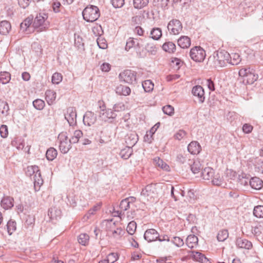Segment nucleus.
<instances>
[{
    "instance_id": "nucleus-1",
    "label": "nucleus",
    "mask_w": 263,
    "mask_h": 263,
    "mask_svg": "<svg viewBox=\"0 0 263 263\" xmlns=\"http://www.w3.org/2000/svg\"><path fill=\"white\" fill-rule=\"evenodd\" d=\"M231 55L227 51H215L208 59V64L214 68H220L226 66L229 63Z\"/></svg>"
},
{
    "instance_id": "nucleus-2",
    "label": "nucleus",
    "mask_w": 263,
    "mask_h": 263,
    "mask_svg": "<svg viewBox=\"0 0 263 263\" xmlns=\"http://www.w3.org/2000/svg\"><path fill=\"white\" fill-rule=\"evenodd\" d=\"M241 78L240 82L245 85L252 84L258 79V75L255 73V70L250 67H245L240 69L238 72Z\"/></svg>"
},
{
    "instance_id": "nucleus-3",
    "label": "nucleus",
    "mask_w": 263,
    "mask_h": 263,
    "mask_svg": "<svg viewBox=\"0 0 263 263\" xmlns=\"http://www.w3.org/2000/svg\"><path fill=\"white\" fill-rule=\"evenodd\" d=\"M98 103L100 108L99 117L105 122H113L117 117V114L113 109L110 108L106 109L105 104L103 101L99 100Z\"/></svg>"
},
{
    "instance_id": "nucleus-4",
    "label": "nucleus",
    "mask_w": 263,
    "mask_h": 263,
    "mask_svg": "<svg viewBox=\"0 0 263 263\" xmlns=\"http://www.w3.org/2000/svg\"><path fill=\"white\" fill-rule=\"evenodd\" d=\"M83 17L87 22H93L100 16L99 8L97 6L90 5L87 6L82 12Z\"/></svg>"
},
{
    "instance_id": "nucleus-5",
    "label": "nucleus",
    "mask_w": 263,
    "mask_h": 263,
    "mask_svg": "<svg viewBox=\"0 0 263 263\" xmlns=\"http://www.w3.org/2000/svg\"><path fill=\"white\" fill-rule=\"evenodd\" d=\"M157 194L156 183H151L147 185L141 192V195L146 198L147 200L156 197Z\"/></svg>"
},
{
    "instance_id": "nucleus-6",
    "label": "nucleus",
    "mask_w": 263,
    "mask_h": 263,
    "mask_svg": "<svg viewBox=\"0 0 263 263\" xmlns=\"http://www.w3.org/2000/svg\"><path fill=\"white\" fill-rule=\"evenodd\" d=\"M58 140L59 141V149L61 152L63 154H66L71 148L70 140L67 136L64 133H61L58 136Z\"/></svg>"
},
{
    "instance_id": "nucleus-7",
    "label": "nucleus",
    "mask_w": 263,
    "mask_h": 263,
    "mask_svg": "<svg viewBox=\"0 0 263 263\" xmlns=\"http://www.w3.org/2000/svg\"><path fill=\"white\" fill-rule=\"evenodd\" d=\"M136 71L130 69H126L120 73L119 78L121 81L125 83L134 84L136 83Z\"/></svg>"
},
{
    "instance_id": "nucleus-8",
    "label": "nucleus",
    "mask_w": 263,
    "mask_h": 263,
    "mask_svg": "<svg viewBox=\"0 0 263 263\" xmlns=\"http://www.w3.org/2000/svg\"><path fill=\"white\" fill-rule=\"evenodd\" d=\"M205 51L200 46L192 48L190 52L191 59L196 62H202L205 57Z\"/></svg>"
},
{
    "instance_id": "nucleus-9",
    "label": "nucleus",
    "mask_w": 263,
    "mask_h": 263,
    "mask_svg": "<svg viewBox=\"0 0 263 263\" xmlns=\"http://www.w3.org/2000/svg\"><path fill=\"white\" fill-rule=\"evenodd\" d=\"M167 28L172 34H178L182 30V25L180 21L173 19L168 23Z\"/></svg>"
},
{
    "instance_id": "nucleus-10",
    "label": "nucleus",
    "mask_w": 263,
    "mask_h": 263,
    "mask_svg": "<svg viewBox=\"0 0 263 263\" xmlns=\"http://www.w3.org/2000/svg\"><path fill=\"white\" fill-rule=\"evenodd\" d=\"M193 95L196 97L199 103L201 104L205 100V93L203 87L200 85L194 86L192 90Z\"/></svg>"
},
{
    "instance_id": "nucleus-11",
    "label": "nucleus",
    "mask_w": 263,
    "mask_h": 263,
    "mask_svg": "<svg viewBox=\"0 0 263 263\" xmlns=\"http://www.w3.org/2000/svg\"><path fill=\"white\" fill-rule=\"evenodd\" d=\"M65 118L68 121L70 126L76 123L77 112L76 108L69 107L67 108L66 113L65 114Z\"/></svg>"
},
{
    "instance_id": "nucleus-12",
    "label": "nucleus",
    "mask_w": 263,
    "mask_h": 263,
    "mask_svg": "<svg viewBox=\"0 0 263 263\" xmlns=\"http://www.w3.org/2000/svg\"><path fill=\"white\" fill-rule=\"evenodd\" d=\"M159 237L158 232L154 229L147 230L144 234V239L148 242L154 241L157 240Z\"/></svg>"
},
{
    "instance_id": "nucleus-13",
    "label": "nucleus",
    "mask_w": 263,
    "mask_h": 263,
    "mask_svg": "<svg viewBox=\"0 0 263 263\" xmlns=\"http://www.w3.org/2000/svg\"><path fill=\"white\" fill-rule=\"evenodd\" d=\"M97 120V116L91 111L86 112L83 116V122L85 125L90 126L93 124Z\"/></svg>"
},
{
    "instance_id": "nucleus-14",
    "label": "nucleus",
    "mask_w": 263,
    "mask_h": 263,
    "mask_svg": "<svg viewBox=\"0 0 263 263\" xmlns=\"http://www.w3.org/2000/svg\"><path fill=\"white\" fill-rule=\"evenodd\" d=\"M138 136L135 132L127 134L125 137V143L127 146L132 148L138 142Z\"/></svg>"
},
{
    "instance_id": "nucleus-15",
    "label": "nucleus",
    "mask_w": 263,
    "mask_h": 263,
    "mask_svg": "<svg viewBox=\"0 0 263 263\" xmlns=\"http://www.w3.org/2000/svg\"><path fill=\"white\" fill-rule=\"evenodd\" d=\"M47 18V15L45 13H39L37 14L33 22V26L35 28L40 27L43 25Z\"/></svg>"
},
{
    "instance_id": "nucleus-16",
    "label": "nucleus",
    "mask_w": 263,
    "mask_h": 263,
    "mask_svg": "<svg viewBox=\"0 0 263 263\" xmlns=\"http://www.w3.org/2000/svg\"><path fill=\"white\" fill-rule=\"evenodd\" d=\"M33 180L35 190L39 191L41 185L43 184V180L41 177V174L40 170L31 178Z\"/></svg>"
},
{
    "instance_id": "nucleus-17",
    "label": "nucleus",
    "mask_w": 263,
    "mask_h": 263,
    "mask_svg": "<svg viewBox=\"0 0 263 263\" xmlns=\"http://www.w3.org/2000/svg\"><path fill=\"white\" fill-rule=\"evenodd\" d=\"M187 164L191 168L192 172L194 174H198L201 170V165L198 161H193L190 159H188Z\"/></svg>"
},
{
    "instance_id": "nucleus-18",
    "label": "nucleus",
    "mask_w": 263,
    "mask_h": 263,
    "mask_svg": "<svg viewBox=\"0 0 263 263\" xmlns=\"http://www.w3.org/2000/svg\"><path fill=\"white\" fill-rule=\"evenodd\" d=\"M187 150L191 154L197 155L199 153L201 146L198 142L192 141L189 144Z\"/></svg>"
},
{
    "instance_id": "nucleus-19",
    "label": "nucleus",
    "mask_w": 263,
    "mask_h": 263,
    "mask_svg": "<svg viewBox=\"0 0 263 263\" xmlns=\"http://www.w3.org/2000/svg\"><path fill=\"white\" fill-rule=\"evenodd\" d=\"M14 199L10 196H5L1 200V206L5 210H8L13 206Z\"/></svg>"
},
{
    "instance_id": "nucleus-20",
    "label": "nucleus",
    "mask_w": 263,
    "mask_h": 263,
    "mask_svg": "<svg viewBox=\"0 0 263 263\" xmlns=\"http://www.w3.org/2000/svg\"><path fill=\"white\" fill-rule=\"evenodd\" d=\"M236 244V246L240 248L249 250L252 247V244L251 241L241 238L237 239Z\"/></svg>"
},
{
    "instance_id": "nucleus-21",
    "label": "nucleus",
    "mask_w": 263,
    "mask_h": 263,
    "mask_svg": "<svg viewBox=\"0 0 263 263\" xmlns=\"http://www.w3.org/2000/svg\"><path fill=\"white\" fill-rule=\"evenodd\" d=\"M249 184L252 189L259 190L263 186V181L259 178L254 177L249 180Z\"/></svg>"
},
{
    "instance_id": "nucleus-22",
    "label": "nucleus",
    "mask_w": 263,
    "mask_h": 263,
    "mask_svg": "<svg viewBox=\"0 0 263 263\" xmlns=\"http://www.w3.org/2000/svg\"><path fill=\"white\" fill-rule=\"evenodd\" d=\"M11 29V25L7 21H3L0 22V34L7 35Z\"/></svg>"
},
{
    "instance_id": "nucleus-23",
    "label": "nucleus",
    "mask_w": 263,
    "mask_h": 263,
    "mask_svg": "<svg viewBox=\"0 0 263 263\" xmlns=\"http://www.w3.org/2000/svg\"><path fill=\"white\" fill-rule=\"evenodd\" d=\"M201 176L204 180H210L212 179L214 175V170L210 167H205L201 173Z\"/></svg>"
},
{
    "instance_id": "nucleus-24",
    "label": "nucleus",
    "mask_w": 263,
    "mask_h": 263,
    "mask_svg": "<svg viewBox=\"0 0 263 263\" xmlns=\"http://www.w3.org/2000/svg\"><path fill=\"white\" fill-rule=\"evenodd\" d=\"M198 238L195 235H190L186 239V245L190 248H193L198 245Z\"/></svg>"
},
{
    "instance_id": "nucleus-25",
    "label": "nucleus",
    "mask_w": 263,
    "mask_h": 263,
    "mask_svg": "<svg viewBox=\"0 0 263 263\" xmlns=\"http://www.w3.org/2000/svg\"><path fill=\"white\" fill-rule=\"evenodd\" d=\"M178 45L182 48H187L191 45V40L187 36H182L178 40Z\"/></svg>"
},
{
    "instance_id": "nucleus-26",
    "label": "nucleus",
    "mask_w": 263,
    "mask_h": 263,
    "mask_svg": "<svg viewBox=\"0 0 263 263\" xmlns=\"http://www.w3.org/2000/svg\"><path fill=\"white\" fill-rule=\"evenodd\" d=\"M116 93L119 95L128 96L130 93V88L126 86L120 85L116 88Z\"/></svg>"
},
{
    "instance_id": "nucleus-27",
    "label": "nucleus",
    "mask_w": 263,
    "mask_h": 263,
    "mask_svg": "<svg viewBox=\"0 0 263 263\" xmlns=\"http://www.w3.org/2000/svg\"><path fill=\"white\" fill-rule=\"evenodd\" d=\"M124 233V231L121 228H117L115 230L110 229L108 230V234L110 237L117 239L120 238Z\"/></svg>"
},
{
    "instance_id": "nucleus-28",
    "label": "nucleus",
    "mask_w": 263,
    "mask_h": 263,
    "mask_svg": "<svg viewBox=\"0 0 263 263\" xmlns=\"http://www.w3.org/2000/svg\"><path fill=\"white\" fill-rule=\"evenodd\" d=\"M56 98V93L52 90L48 89L45 92V99L49 105H51Z\"/></svg>"
},
{
    "instance_id": "nucleus-29",
    "label": "nucleus",
    "mask_w": 263,
    "mask_h": 263,
    "mask_svg": "<svg viewBox=\"0 0 263 263\" xmlns=\"http://www.w3.org/2000/svg\"><path fill=\"white\" fill-rule=\"evenodd\" d=\"M133 152V148L126 146L121 150L119 155L122 159L126 160L130 157Z\"/></svg>"
},
{
    "instance_id": "nucleus-30",
    "label": "nucleus",
    "mask_w": 263,
    "mask_h": 263,
    "mask_svg": "<svg viewBox=\"0 0 263 263\" xmlns=\"http://www.w3.org/2000/svg\"><path fill=\"white\" fill-rule=\"evenodd\" d=\"M133 47L139 48V43L137 40H135L134 38L129 37L126 42L125 49L128 51Z\"/></svg>"
},
{
    "instance_id": "nucleus-31",
    "label": "nucleus",
    "mask_w": 263,
    "mask_h": 263,
    "mask_svg": "<svg viewBox=\"0 0 263 263\" xmlns=\"http://www.w3.org/2000/svg\"><path fill=\"white\" fill-rule=\"evenodd\" d=\"M162 49L170 53H174L176 51V45L172 42H166L162 45Z\"/></svg>"
},
{
    "instance_id": "nucleus-32",
    "label": "nucleus",
    "mask_w": 263,
    "mask_h": 263,
    "mask_svg": "<svg viewBox=\"0 0 263 263\" xmlns=\"http://www.w3.org/2000/svg\"><path fill=\"white\" fill-rule=\"evenodd\" d=\"M58 152L56 149L53 147L49 148L46 153V157L48 160L52 161L57 156Z\"/></svg>"
},
{
    "instance_id": "nucleus-33",
    "label": "nucleus",
    "mask_w": 263,
    "mask_h": 263,
    "mask_svg": "<svg viewBox=\"0 0 263 263\" xmlns=\"http://www.w3.org/2000/svg\"><path fill=\"white\" fill-rule=\"evenodd\" d=\"M193 258L196 261L202 263H207L209 259L201 253L193 252Z\"/></svg>"
},
{
    "instance_id": "nucleus-34",
    "label": "nucleus",
    "mask_w": 263,
    "mask_h": 263,
    "mask_svg": "<svg viewBox=\"0 0 263 263\" xmlns=\"http://www.w3.org/2000/svg\"><path fill=\"white\" fill-rule=\"evenodd\" d=\"M7 232L9 235H12L16 229V223L15 220L10 219L6 225Z\"/></svg>"
},
{
    "instance_id": "nucleus-35",
    "label": "nucleus",
    "mask_w": 263,
    "mask_h": 263,
    "mask_svg": "<svg viewBox=\"0 0 263 263\" xmlns=\"http://www.w3.org/2000/svg\"><path fill=\"white\" fill-rule=\"evenodd\" d=\"M48 216L52 219H58L61 217V212L56 208H51L48 211Z\"/></svg>"
},
{
    "instance_id": "nucleus-36",
    "label": "nucleus",
    "mask_w": 263,
    "mask_h": 263,
    "mask_svg": "<svg viewBox=\"0 0 263 263\" xmlns=\"http://www.w3.org/2000/svg\"><path fill=\"white\" fill-rule=\"evenodd\" d=\"M151 37L155 40H158L162 36V31L159 28H154L151 31Z\"/></svg>"
},
{
    "instance_id": "nucleus-37",
    "label": "nucleus",
    "mask_w": 263,
    "mask_h": 263,
    "mask_svg": "<svg viewBox=\"0 0 263 263\" xmlns=\"http://www.w3.org/2000/svg\"><path fill=\"white\" fill-rule=\"evenodd\" d=\"M149 3V0H134L133 5L135 8L140 9L146 6Z\"/></svg>"
},
{
    "instance_id": "nucleus-38",
    "label": "nucleus",
    "mask_w": 263,
    "mask_h": 263,
    "mask_svg": "<svg viewBox=\"0 0 263 263\" xmlns=\"http://www.w3.org/2000/svg\"><path fill=\"white\" fill-rule=\"evenodd\" d=\"M9 107L8 104L5 101L0 99V112L4 115L8 114Z\"/></svg>"
},
{
    "instance_id": "nucleus-39",
    "label": "nucleus",
    "mask_w": 263,
    "mask_h": 263,
    "mask_svg": "<svg viewBox=\"0 0 263 263\" xmlns=\"http://www.w3.org/2000/svg\"><path fill=\"white\" fill-rule=\"evenodd\" d=\"M74 46L79 50L81 51L84 50V43L83 41V39L79 35H78L77 36H75Z\"/></svg>"
},
{
    "instance_id": "nucleus-40",
    "label": "nucleus",
    "mask_w": 263,
    "mask_h": 263,
    "mask_svg": "<svg viewBox=\"0 0 263 263\" xmlns=\"http://www.w3.org/2000/svg\"><path fill=\"white\" fill-rule=\"evenodd\" d=\"M32 23V19L28 17L26 18L21 24H20V30L22 32H24L27 30V29L30 27Z\"/></svg>"
},
{
    "instance_id": "nucleus-41",
    "label": "nucleus",
    "mask_w": 263,
    "mask_h": 263,
    "mask_svg": "<svg viewBox=\"0 0 263 263\" xmlns=\"http://www.w3.org/2000/svg\"><path fill=\"white\" fill-rule=\"evenodd\" d=\"M11 79V76L9 72L4 71L0 73V81L3 84L8 83Z\"/></svg>"
},
{
    "instance_id": "nucleus-42",
    "label": "nucleus",
    "mask_w": 263,
    "mask_h": 263,
    "mask_svg": "<svg viewBox=\"0 0 263 263\" xmlns=\"http://www.w3.org/2000/svg\"><path fill=\"white\" fill-rule=\"evenodd\" d=\"M82 136L83 133L81 130H76L73 133V136L70 139H69V140H70V142L73 144L78 143L79 140V139L81 137H82Z\"/></svg>"
},
{
    "instance_id": "nucleus-43",
    "label": "nucleus",
    "mask_w": 263,
    "mask_h": 263,
    "mask_svg": "<svg viewBox=\"0 0 263 263\" xmlns=\"http://www.w3.org/2000/svg\"><path fill=\"white\" fill-rule=\"evenodd\" d=\"M142 87L146 92H151L154 89V84L150 80H145L142 83Z\"/></svg>"
},
{
    "instance_id": "nucleus-44",
    "label": "nucleus",
    "mask_w": 263,
    "mask_h": 263,
    "mask_svg": "<svg viewBox=\"0 0 263 263\" xmlns=\"http://www.w3.org/2000/svg\"><path fill=\"white\" fill-rule=\"evenodd\" d=\"M39 167L36 165L29 166L27 167L26 171V175L31 178L35 174L39 172Z\"/></svg>"
},
{
    "instance_id": "nucleus-45",
    "label": "nucleus",
    "mask_w": 263,
    "mask_h": 263,
    "mask_svg": "<svg viewBox=\"0 0 263 263\" xmlns=\"http://www.w3.org/2000/svg\"><path fill=\"white\" fill-rule=\"evenodd\" d=\"M241 61L240 55L238 53H232L231 55L229 63L233 65H236L239 63Z\"/></svg>"
},
{
    "instance_id": "nucleus-46",
    "label": "nucleus",
    "mask_w": 263,
    "mask_h": 263,
    "mask_svg": "<svg viewBox=\"0 0 263 263\" xmlns=\"http://www.w3.org/2000/svg\"><path fill=\"white\" fill-rule=\"evenodd\" d=\"M253 215L257 218H263V205L255 206L253 210Z\"/></svg>"
},
{
    "instance_id": "nucleus-47",
    "label": "nucleus",
    "mask_w": 263,
    "mask_h": 263,
    "mask_svg": "<svg viewBox=\"0 0 263 263\" xmlns=\"http://www.w3.org/2000/svg\"><path fill=\"white\" fill-rule=\"evenodd\" d=\"M229 236V233L227 230H222L220 231L217 235V238L219 241H224Z\"/></svg>"
},
{
    "instance_id": "nucleus-48",
    "label": "nucleus",
    "mask_w": 263,
    "mask_h": 263,
    "mask_svg": "<svg viewBox=\"0 0 263 263\" xmlns=\"http://www.w3.org/2000/svg\"><path fill=\"white\" fill-rule=\"evenodd\" d=\"M145 49L151 54L155 55L157 51V48L153 43H148L145 45Z\"/></svg>"
},
{
    "instance_id": "nucleus-49",
    "label": "nucleus",
    "mask_w": 263,
    "mask_h": 263,
    "mask_svg": "<svg viewBox=\"0 0 263 263\" xmlns=\"http://www.w3.org/2000/svg\"><path fill=\"white\" fill-rule=\"evenodd\" d=\"M33 105L37 110H42L45 105V102L41 99H36L33 101Z\"/></svg>"
},
{
    "instance_id": "nucleus-50",
    "label": "nucleus",
    "mask_w": 263,
    "mask_h": 263,
    "mask_svg": "<svg viewBox=\"0 0 263 263\" xmlns=\"http://www.w3.org/2000/svg\"><path fill=\"white\" fill-rule=\"evenodd\" d=\"M137 228V224L134 221H130L127 225L126 231L127 233L130 235H133L136 230Z\"/></svg>"
},
{
    "instance_id": "nucleus-51",
    "label": "nucleus",
    "mask_w": 263,
    "mask_h": 263,
    "mask_svg": "<svg viewBox=\"0 0 263 263\" xmlns=\"http://www.w3.org/2000/svg\"><path fill=\"white\" fill-rule=\"evenodd\" d=\"M156 163V164L161 168L162 169L165 170V171H168L170 168V166L165 163L164 162L162 159H160L159 158H155L154 159Z\"/></svg>"
},
{
    "instance_id": "nucleus-52",
    "label": "nucleus",
    "mask_w": 263,
    "mask_h": 263,
    "mask_svg": "<svg viewBox=\"0 0 263 263\" xmlns=\"http://www.w3.org/2000/svg\"><path fill=\"white\" fill-rule=\"evenodd\" d=\"M89 236L85 233L81 234L78 237V241L82 245H86L89 240Z\"/></svg>"
},
{
    "instance_id": "nucleus-53",
    "label": "nucleus",
    "mask_w": 263,
    "mask_h": 263,
    "mask_svg": "<svg viewBox=\"0 0 263 263\" xmlns=\"http://www.w3.org/2000/svg\"><path fill=\"white\" fill-rule=\"evenodd\" d=\"M12 145L15 146L18 149H23L25 145L24 140L18 138L12 141Z\"/></svg>"
},
{
    "instance_id": "nucleus-54",
    "label": "nucleus",
    "mask_w": 263,
    "mask_h": 263,
    "mask_svg": "<svg viewBox=\"0 0 263 263\" xmlns=\"http://www.w3.org/2000/svg\"><path fill=\"white\" fill-rule=\"evenodd\" d=\"M212 178V182L213 185L220 186L222 184L223 179L219 174L214 175Z\"/></svg>"
},
{
    "instance_id": "nucleus-55",
    "label": "nucleus",
    "mask_w": 263,
    "mask_h": 263,
    "mask_svg": "<svg viewBox=\"0 0 263 263\" xmlns=\"http://www.w3.org/2000/svg\"><path fill=\"white\" fill-rule=\"evenodd\" d=\"M63 77L60 73L55 72L52 76V82L53 84H58L62 80Z\"/></svg>"
},
{
    "instance_id": "nucleus-56",
    "label": "nucleus",
    "mask_w": 263,
    "mask_h": 263,
    "mask_svg": "<svg viewBox=\"0 0 263 263\" xmlns=\"http://www.w3.org/2000/svg\"><path fill=\"white\" fill-rule=\"evenodd\" d=\"M97 42L100 48L105 49L107 47V44L104 38L99 37L97 39Z\"/></svg>"
},
{
    "instance_id": "nucleus-57",
    "label": "nucleus",
    "mask_w": 263,
    "mask_h": 263,
    "mask_svg": "<svg viewBox=\"0 0 263 263\" xmlns=\"http://www.w3.org/2000/svg\"><path fill=\"white\" fill-rule=\"evenodd\" d=\"M118 258V254L116 253H110L107 256V262L114 263Z\"/></svg>"
},
{
    "instance_id": "nucleus-58",
    "label": "nucleus",
    "mask_w": 263,
    "mask_h": 263,
    "mask_svg": "<svg viewBox=\"0 0 263 263\" xmlns=\"http://www.w3.org/2000/svg\"><path fill=\"white\" fill-rule=\"evenodd\" d=\"M171 241L178 247H181L184 245L183 239L179 237H174Z\"/></svg>"
},
{
    "instance_id": "nucleus-59",
    "label": "nucleus",
    "mask_w": 263,
    "mask_h": 263,
    "mask_svg": "<svg viewBox=\"0 0 263 263\" xmlns=\"http://www.w3.org/2000/svg\"><path fill=\"white\" fill-rule=\"evenodd\" d=\"M112 6L115 8H122L125 4L124 0H111Z\"/></svg>"
},
{
    "instance_id": "nucleus-60",
    "label": "nucleus",
    "mask_w": 263,
    "mask_h": 263,
    "mask_svg": "<svg viewBox=\"0 0 263 263\" xmlns=\"http://www.w3.org/2000/svg\"><path fill=\"white\" fill-rule=\"evenodd\" d=\"M162 110L164 114L169 116H171L172 114H174V107L170 105L164 106L162 108Z\"/></svg>"
},
{
    "instance_id": "nucleus-61",
    "label": "nucleus",
    "mask_w": 263,
    "mask_h": 263,
    "mask_svg": "<svg viewBox=\"0 0 263 263\" xmlns=\"http://www.w3.org/2000/svg\"><path fill=\"white\" fill-rule=\"evenodd\" d=\"M125 106L123 103L120 102L114 105L113 110L116 112H119L125 109Z\"/></svg>"
},
{
    "instance_id": "nucleus-62",
    "label": "nucleus",
    "mask_w": 263,
    "mask_h": 263,
    "mask_svg": "<svg viewBox=\"0 0 263 263\" xmlns=\"http://www.w3.org/2000/svg\"><path fill=\"white\" fill-rule=\"evenodd\" d=\"M130 208L129 201H127L126 199H123L120 204V208L121 210L125 211Z\"/></svg>"
},
{
    "instance_id": "nucleus-63",
    "label": "nucleus",
    "mask_w": 263,
    "mask_h": 263,
    "mask_svg": "<svg viewBox=\"0 0 263 263\" xmlns=\"http://www.w3.org/2000/svg\"><path fill=\"white\" fill-rule=\"evenodd\" d=\"M0 134L2 137L6 138L8 134V128L6 125H2L0 127Z\"/></svg>"
},
{
    "instance_id": "nucleus-64",
    "label": "nucleus",
    "mask_w": 263,
    "mask_h": 263,
    "mask_svg": "<svg viewBox=\"0 0 263 263\" xmlns=\"http://www.w3.org/2000/svg\"><path fill=\"white\" fill-rule=\"evenodd\" d=\"M35 219L33 217L28 216L25 221V226L27 228H32L34 223Z\"/></svg>"
}]
</instances>
